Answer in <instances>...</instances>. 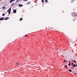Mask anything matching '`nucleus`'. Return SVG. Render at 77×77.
Returning a JSON list of instances; mask_svg holds the SVG:
<instances>
[{"label": "nucleus", "instance_id": "f257e3e1", "mask_svg": "<svg viewBox=\"0 0 77 77\" xmlns=\"http://www.w3.org/2000/svg\"><path fill=\"white\" fill-rule=\"evenodd\" d=\"M72 16L74 17H77V13L75 12H73L72 14Z\"/></svg>", "mask_w": 77, "mask_h": 77}, {"label": "nucleus", "instance_id": "f03ea898", "mask_svg": "<svg viewBox=\"0 0 77 77\" xmlns=\"http://www.w3.org/2000/svg\"><path fill=\"white\" fill-rule=\"evenodd\" d=\"M16 11H17L16 9L14 10H13V13L14 14H15V13H16L17 12Z\"/></svg>", "mask_w": 77, "mask_h": 77}, {"label": "nucleus", "instance_id": "7ed1b4c3", "mask_svg": "<svg viewBox=\"0 0 77 77\" xmlns=\"http://www.w3.org/2000/svg\"><path fill=\"white\" fill-rule=\"evenodd\" d=\"M4 17H2L1 18H0V20L2 21V20H4Z\"/></svg>", "mask_w": 77, "mask_h": 77}, {"label": "nucleus", "instance_id": "20e7f679", "mask_svg": "<svg viewBox=\"0 0 77 77\" xmlns=\"http://www.w3.org/2000/svg\"><path fill=\"white\" fill-rule=\"evenodd\" d=\"M73 22H74L75 21H76V19H73Z\"/></svg>", "mask_w": 77, "mask_h": 77}, {"label": "nucleus", "instance_id": "39448f33", "mask_svg": "<svg viewBox=\"0 0 77 77\" xmlns=\"http://www.w3.org/2000/svg\"><path fill=\"white\" fill-rule=\"evenodd\" d=\"M18 6H19V7H22V6H23V5L19 4Z\"/></svg>", "mask_w": 77, "mask_h": 77}, {"label": "nucleus", "instance_id": "423d86ee", "mask_svg": "<svg viewBox=\"0 0 77 77\" xmlns=\"http://www.w3.org/2000/svg\"><path fill=\"white\" fill-rule=\"evenodd\" d=\"M9 18L8 17H6V18L5 19V20H8Z\"/></svg>", "mask_w": 77, "mask_h": 77}, {"label": "nucleus", "instance_id": "0eeeda50", "mask_svg": "<svg viewBox=\"0 0 77 77\" xmlns=\"http://www.w3.org/2000/svg\"><path fill=\"white\" fill-rule=\"evenodd\" d=\"M15 1V0H11L10 2V3H11L13 1Z\"/></svg>", "mask_w": 77, "mask_h": 77}, {"label": "nucleus", "instance_id": "6e6552de", "mask_svg": "<svg viewBox=\"0 0 77 77\" xmlns=\"http://www.w3.org/2000/svg\"><path fill=\"white\" fill-rule=\"evenodd\" d=\"M11 11V8H10L7 11Z\"/></svg>", "mask_w": 77, "mask_h": 77}, {"label": "nucleus", "instance_id": "1a4fd4ad", "mask_svg": "<svg viewBox=\"0 0 77 77\" xmlns=\"http://www.w3.org/2000/svg\"><path fill=\"white\" fill-rule=\"evenodd\" d=\"M20 1H21V0H17L16 2H20Z\"/></svg>", "mask_w": 77, "mask_h": 77}, {"label": "nucleus", "instance_id": "9d476101", "mask_svg": "<svg viewBox=\"0 0 77 77\" xmlns=\"http://www.w3.org/2000/svg\"><path fill=\"white\" fill-rule=\"evenodd\" d=\"M11 11H8L9 14H11Z\"/></svg>", "mask_w": 77, "mask_h": 77}, {"label": "nucleus", "instance_id": "9b49d317", "mask_svg": "<svg viewBox=\"0 0 77 77\" xmlns=\"http://www.w3.org/2000/svg\"><path fill=\"white\" fill-rule=\"evenodd\" d=\"M22 20H23V18H20L19 20L20 21H22Z\"/></svg>", "mask_w": 77, "mask_h": 77}, {"label": "nucleus", "instance_id": "f8f14e48", "mask_svg": "<svg viewBox=\"0 0 77 77\" xmlns=\"http://www.w3.org/2000/svg\"><path fill=\"white\" fill-rule=\"evenodd\" d=\"M69 72H72V70L71 69H69Z\"/></svg>", "mask_w": 77, "mask_h": 77}, {"label": "nucleus", "instance_id": "ddd939ff", "mask_svg": "<svg viewBox=\"0 0 77 77\" xmlns=\"http://www.w3.org/2000/svg\"><path fill=\"white\" fill-rule=\"evenodd\" d=\"M73 67H75V66H76V65L75 64H74L73 65Z\"/></svg>", "mask_w": 77, "mask_h": 77}, {"label": "nucleus", "instance_id": "4468645a", "mask_svg": "<svg viewBox=\"0 0 77 77\" xmlns=\"http://www.w3.org/2000/svg\"><path fill=\"white\" fill-rule=\"evenodd\" d=\"M45 3H47L48 2V1L47 0H45Z\"/></svg>", "mask_w": 77, "mask_h": 77}, {"label": "nucleus", "instance_id": "2eb2a0df", "mask_svg": "<svg viewBox=\"0 0 77 77\" xmlns=\"http://www.w3.org/2000/svg\"><path fill=\"white\" fill-rule=\"evenodd\" d=\"M42 3H44V0H42Z\"/></svg>", "mask_w": 77, "mask_h": 77}, {"label": "nucleus", "instance_id": "dca6fc26", "mask_svg": "<svg viewBox=\"0 0 77 77\" xmlns=\"http://www.w3.org/2000/svg\"><path fill=\"white\" fill-rule=\"evenodd\" d=\"M14 5V3H13L11 5V6H13Z\"/></svg>", "mask_w": 77, "mask_h": 77}, {"label": "nucleus", "instance_id": "f3484780", "mask_svg": "<svg viewBox=\"0 0 77 77\" xmlns=\"http://www.w3.org/2000/svg\"><path fill=\"white\" fill-rule=\"evenodd\" d=\"M5 6H4L2 7V9H5Z\"/></svg>", "mask_w": 77, "mask_h": 77}, {"label": "nucleus", "instance_id": "a211bd4d", "mask_svg": "<svg viewBox=\"0 0 77 77\" xmlns=\"http://www.w3.org/2000/svg\"><path fill=\"white\" fill-rule=\"evenodd\" d=\"M30 2H29L27 3L28 5H29V4H30Z\"/></svg>", "mask_w": 77, "mask_h": 77}, {"label": "nucleus", "instance_id": "6ab92c4d", "mask_svg": "<svg viewBox=\"0 0 77 77\" xmlns=\"http://www.w3.org/2000/svg\"><path fill=\"white\" fill-rule=\"evenodd\" d=\"M64 67L65 68H66V69H67L68 68V67H66V66H65Z\"/></svg>", "mask_w": 77, "mask_h": 77}, {"label": "nucleus", "instance_id": "aec40b11", "mask_svg": "<svg viewBox=\"0 0 77 77\" xmlns=\"http://www.w3.org/2000/svg\"><path fill=\"white\" fill-rule=\"evenodd\" d=\"M2 16H5V14H3L2 15Z\"/></svg>", "mask_w": 77, "mask_h": 77}, {"label": "nucleus", "instance_id": "412c9836", "mask_svg": "<svg viewBox=\"0 0 77 77\" xmlns=\"http://www.w3.org/2000/svg\"><path fill=\"white\" fill-rule=\"evenodd\" d=\"M73 62H74V63H76V61H75V60Z\"/></svg>", "mask_w": 77, "mask_h": 77}, {"label": "nucleus", "instance_id": "4be33fe9", "mask_svg": "<svg viewBox=\"0 0 77 77\" xmlns=\"http://www.w3.org/2000/svg\"><path fill=\"white\" fill-rule=\"evenodd\" d=\"M71 65V63H69V64H68V65L69 66H70V65Z\"/></svg>", "mask_w": 77, "mask_h": 77}, {"label": "nucleus", "instance_id": "5701e85b", "mask_svg": "<svg viewBox=\"0 0 77 77\" xmlns=\"http://www.w3.org/2000/svg\"><path fill=\"white\" fill-rule=\"evenodd\" d=\"M24 0V1H25V2L27 1V0Z\"/></svg>", "mask_w": 77, "mask_h": 77}, {"label": "nucleus", "instance_id": "b1692460", "mask_svg": "<svg viewBox=\"0 0 77 77\" xmlns=\"http://www.w3.org/2000/svg\"><path fill=\"white\" fill-rule=\"evenodd\" d=\"M27 37V35H26L25 36V37Z\"/></svg>", "mask_w": 77, "mask_h": 77}, {"label": "nucleus", "instance_id": "393cba45", "mask_svg": "<svg viewBox=\"0 0 77 77\" xmlns=\"http://www.w3.org/2000/svg\"><path fill=\"white\" fill-rule=\"evenodd\" d=\"M18 63H17L16 64V65H18Z\"/></svg>", "mask_w": 77, "mask_h": 77}, {"label": "nucleus", "instance_id": "a878e982", "mask_svg": "<svg viewBox=\"0 0 77 77\" xmlns=\"http://www.w3.org/2000/svg\"><path fill=\"white\" fill-rule=\"evenodd\" d=\"M66 63H67V60H66Z\"/></svg>", "mask_w": 77, "mask_h": 77}, {"label": "nucleus", "instance_id": "bb28decb", "mask_svg": "<svg viewBox=\"0 0 77 77\" xmlns=\"http://www.w3.org/2000/svg\"><path fill=\"white\" fill-rule=\"evenodd\" d=\"M65 62V60H64L63 62Z\"/></svg>", "mask_w": 77, "mask_h": 77}, {"label": "nucleus", "instance_id": "cd10ccee", "mask_svg": "<svg viewBox=\"0 0 77 77\" xmlns=\"http://www.w3.org/2000/svg\"><path fill=\"white\" fill-rule=\"evenodd\" d=\"M70 62H70V61H69V63H70Z\"/></svg>", "mask_w": 77, "mask_h": 77}, {"label": "nucleus", "instance_id": "c85d7f7f", "mask_svg": "<svg viewBox=\"0 0 77 77\" xmlns=\"http://www.w3.org/2000/svg\"><path fill=\"white\" fill-rule=\"evenodd\" d=\"M54 28V27H52V28H51V29H53Z\"/></svg>", "mask_w": 77, "mask_h": 77}, {"label": "nucleus", "instance_id": "c756f323", "mask_svg": "<svg viewBox=\"0 0 77 77\" xmlns=\"http://www.w3.org/2000/svg\"><path fill=\"white\" fill-rule=\"evenodd\" d=\"M72 62H74V60H72Z\"/></svg>", "mask_w": 77, "mask_h": 77}, {"label": "nucleus", "instance_id": "7c9ffc66", "mask_svg": "<svg viewBox=\"0 0 77 77\" xmlns=\"http://www.w3.org/2000/svg\"><path fill=\"white\" fill-rule=\"evenodd\" d=\"M76 66H77V63H76Z\"/></svg>", "mask_w": 77, "mask_h": 77}, {"label": "nucleus", "instance_id": "2f4dec72", "mask_svg": "<svg viewBox=\"0 0 77 77\" xmlns=\"http://www.w3.org/2000/svg\"><path fill=\"white\" fill-rule=\"evenodd\" d=\"M72 65H73V63H72Z\"/></svg>", "mask_w": 77, "mask_h": 77}, {"label": "nucleus", "instance_id": "473e14b6", "mask_svg": "<svg viewBox=\"0 0 77 77\" xmlns=\"http://www.w3.org/2000/svg\"><path fill=\"white\" fill-rule=\"evenodd\" d=\"M67 65H66V66H67Z\"/></svg>", "mask_w": 77, "mask_h": 77}, {"label": "nucleus", "instance_id": "72a5a7b5", "mask_svg": "<svg viewBox=\"0 0 77 77\" xmlns=\"http://www.w3.org/2000/svg\"><path fill=\"white\" fill-rule=\"evenodd\" d=\"M74 74H76V73H74Z\"/></svg>", "mask_w": 77, "mask_h": 77}, {"label": "nucleus", "instance_id": "f704fd0d", "mask_svg": "<svg viewBox=\"0 0 77 77\" xmlns=\"http://www.w3.org/2000/svg\"><path fill=\"white\" fill-rule=\"evenodd\" d=\"M2 0H0V2L1 1H2Z\"/></svg>", "mask_w": 77, "mask_h": 77}]
</instances>
